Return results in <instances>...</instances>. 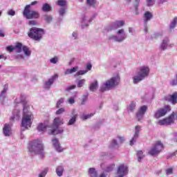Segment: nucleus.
<instances>
[{
  "label": "nucleus",
  "instance_id": "obj_1",
  "mask_svg": "<svg viewBox=\"0 0 177 177\" xmlns=\"http://www.w3.org/2000/svg\"><path fill=\"white\" fill-rule=\"evenodd\" d=\"M23 111L21 127L25 128V129H28V128H31V125H32L34 115L32 113L28 111V107L27 106H24Z\"/></svg>",
  "mask_w": 177,
  "mask_h": 177
},
{
  "label": "nucleus",
  "instance_id": "obj_2",
  "mask_svg": "<svg viewBox=\"0 0 177 177\" xmlns=\"http://www.w3.org/2000/svg\"><path fill=\"white\" fill-rule=\"evenodd\" d=\"M120 77L118 75L108 80L103 85L101 86L100 91L101 92H106V91H110V89L117 86L120 84Z\"/></svg>",
  "mask_w": 177,
  "mask_h": 177
},
{
  "label": "nucleus",
  "instance_id": "obj_3",
  "mask_svg": "<svg viewBox=\"0 0 177 177\" xmlns=\"http://www.w3.org/2000/svg\"><path fill=\"white\" fill-rule=\"evenodd\" d=\"M29 151L32 154L44 156V145L41 141L35 140L29 143Z\"/></svg>",
  "mask_w": 177,
  "mask_h": 177
},
{
  "label": "nucleus",
  "instance_id": "obj_4",
  "mask_svg": "<svg viewBox=\"0 0 177 177\" xmlns=\"http://www.w3.org/2000/svg\"><path fill=\"white\" fill-rule=\"evenodd\" d=\"M64 122L63 119L60 118H55L53 122V129L48 132L49 135H57V133H62L63 129L59 130V127L63 125Z\"/></svg>",
  "mask_w": 177,
  "mask_h": 177
},
{
  "label": "nucleus",
  "instance_id": "obj_5",
  "mask_svg": "<svg viewBox=\"0 0 177 177\" xmlns=\"http://www.w3.org/2000/svg\"><path fill=\"white\" fill-rule=\"evenodd\" d=\"M139 75L134 76L133 77L134 84H138V82H140V81L146 78V77H148L149 73H150V69L149 68V66H142L139 68Z\"/></svg>",
  "mask_w": 177,
  "mask_h": 177
},
{
  "label": "nucleus",
  "instance_id": "obj_6",
  "mask_svg": "<svg viewBox=\"0 0 177 177\" xmlns=\"http://www.w3.org/2000/svg\"><path fill=\"white\" fill-rule=\"evenodd\" d=\"M44 34H45L44 29L33 27L30 28L28 35L32 39H35V41H39Z\"/></svg>",
  "mask_w": 177,
  "mask_h": 177
},
{
  "label": "nucleus",
  "instance_id": "obj_7",
  "mask_svg": "<svg viewBox=\"0 0 177 177\" xmlns=\"http://www.w3.org/2000/svg\"><path fill=\"white\" fill-rule=\"evenodd\" d=\"M164 149V144L160 141H156L152 146L150 150L148 151L149 156H158L159 153H161Z\"/></svg>",
  "mask_w": 177,
  "mask_h": 177
},
{
  "label": "nucleus",
  "instance_id": "obj_8",
  "mask_svg": "<svg viewBox=\"0 0 177 177\" xmlns=\"http://www.w3.org/2000/svg\"><path fill=\"white\" fill-rule=\"evenodd\" d=\"M31 8V5H27L23 12V15L26 19H39V12L35 10H30Z\"/></svg>",
  "mask_w": 177,
  "mask_h": 177
},
{
  "label": "nucleus",
  "instance_id": "obj_9",
  "mask_svg": "<svg viewBox=\"0 0 177 177\" xmlns=\"http://www.w3.org/2000/svg\"><path fill=\"white\" fill-rule=\"evenodd\" d=\"M169 111H171V106L169 105H165L163 108L159 109L156 111L154 117L158 120L161 117H165Z\"/></svg>",
  "mask_w": 177,
  "mask_h": 177
},
{
  "label": "nucleus",
  "instance_id": "obj_10",
  "mask_svg": "<svg viewBox=\"0 0 177 177\" xmlns=\"http://www.w3.org/2000/svg\"><path fill=\"white\" fill-rule=\"evenodd\" d=\"M175 122V113L173 112L167 118L160 120L158 122V125H171Z\"/></svg>",
  "mask_w": 177,
  "mask_h": 177
},
{
  "label": "nucleus",
  "instance_id": "obj_11",
  "mask_svg": "<svg viewBox=\"0 0 177 177\" xmlns=\"http://www.w3.org/2000/svg\"><path fill=\"white\" fill-rule=\"evenodd\" d=\"M128 174V167L124 165H119L117 171V174L118 176L115 177H124Z\"/></svg>",
  "mask_w": 177,
  "mask_h": 177
},
{
  "label": "nucleus",
  "instance_id": "obj_12",
  "mask_svg": "<svg viewBox=\"0 0 177 177\" xmlns=\"http://www.w3.org/2000/svg\"><path fill=\"white\" fill-rule=\"evenodd\" d=\"M164 100L166 102H169L171 104H177V92H174L171 95H168L165 96Z\"/></svg>",
  "mask_w": 177,
  "mask_h": 177
},
{
  "label": "nucleus",
  "instance_id": "obj_13",
  "mask_svg": "<svg viewBox=\"0 0 177 177\" xmlns=\"http://www.w3.org/2000/svg\"><path fill=\"white\" fill-rule=\"evenodd\" d=\"M146 111H147V106L144 105L140 108L136 115L138 121H140V120H142V118L145 115V113H146Z\"/></svg>",
  "mask_w": 177,
  "mask_h": 177
},
{
  "label": "nucleus",
  "instance_id": "obj_14",
  "mask_svg": "<svg viewBox=\"0 0 177 177\" xmlns=\"http://www.w3.org/2000/svg\"><path fill=\"white\" fill-rule=\"evenodd\" d=\"M57 78H59V75L55 74L54 75H53L51 78L48 80V81L45 82L44 88L46 89H49V88H50V86H52V84H53V82H55V80H57Z\"/></svg>",
  "mask_w": 177,
  "mask_h": 177
},
{
  "label": "nucleus",
  "instance_id": "obj_15",
  "mask_svg": "<svg viewBox=\"0 0 177 177\" xmlns=\"http://www.w3.org/2000/svg\"><path fill=\"white\" fill-rule=\"evenodd\" d=\"M140 126L138 125L136 127L135 129V133L134 136L133 137V138L130 140V146H133V144L135 143V142H136V139H138V138H139V132H140Z\"/></svg>",
  "mask_w": 177,
  "mask_h": 177
},
{
  "label": "nucleus",
  "instance_id": "obj_16",
  "mask_svg": "<svg viewBox=\"0 0 177 177\" xmlns=\"http://www.w3.org/2000/svg\"><path fill=\"white\" fill-rule=\"evenodd\" d=\"M53 145L54 147L56 149L57 151L62 153L63 151V149L60 146V143L59 142V140L56 138L52 139Z\"/></svg>",
  "mask_w": 177,
  "mask_h": 177
},
{
  "label": "nucleus",
  "instance_id": "obj_17",
  "mask_svg": "<svg viewBox=\"0 0 177 177\" xmlns=\"http://www.w3.org/2000/svg\"><path fill=\"white\" fill-rule=\"evenodd\" d=\"M143 19L145 24H147V23L153 19V13L149 11L145 12L143 15Z\"/></svg>",
  "mask_w": 177,
  "mask_h": 177
},
{
  "label": "nucleus",
  "instance_id": "obj_18",
  "mask_svg": "<svg viewBox=\"0 0 177 177\" xmlns=\"http://www.w3.org/2000/svg\"><path fill=\"white\" fill-rule=\"evenodd\" d=\"M72 118L69 120L67 125H73V124H75V121H77V118H78V113L75 111V110H73L72 111Z\"/></svg>",
  "mask_w": 177,
  "mask_h": 177
},
{
  "label": "nucleus",
  "instance_id": "obj_19",
  "mask_svg": "<svg viewBox=\"0 0 177 177\" xmlns=\"http://www.w3.org/2000/svg\"><path fill=\"white\" fill-rule=\"evenodd\" d=\"M3 133L5 136H10L12 134L10 124H6L3 127Z\"/></svg>",
  "mask_w": 177,
  "mask_h": 177
},
{
  "label": "nucleus",
  "instance_id": "obj_20",
  "mask_svg": "<svg viewBox=\"0 0 177 177\" xmlns=\"http://www.w3.org/2000/svg\"><path fill=\"white\" fill-rule=\"evenodd\" d=\"M43 12H50L52 10V6L48 3H44L41 8Z\"/></svg>",
  "mask_w": 177,
  "mask_h": 177
},
{
  "label": "nucleus",
  "instance_id": "obj_21",
  "mask_svg": "<svg viewBox=\"0 0 177 177\" xmlns=\"http://www.w3.org/2000/svg\"><path fill=\"white\" fill-rule=\"evenodd\" d=\"M125 24V22L124 21H115L113 23V27L114 28H120V27H122Z\"/></svg>",
  "mask_w": 177,
  "mask_h": 177
},
{
  "label": "nucleus",
  "instance_id": "obj_22",
  "mask_svg": "<svg viewBox=\"0 0 177 177\" xmlns=\"http://www.w3.org/2000/svg\"><path fill=\"white\" fill-rule=\"evenodd\" d=\"M97 81L95 80V82H93V83L91 84L90 86H89V89L90 91H91V92H95V91H96V89H97Z\"/></svg>",
  "mask_w": 177,
  "mask_h": 177
},
{
  "label": "nucleus",
  "instance_id": "obj_23",
  "mask_svg": "<svg viewBox=\"0 0 177 177\" xmlns=\"http://www.w3.org/2000/svg\"><path fill=\"white\" fill-rule=\"evenodd\" d=\"M169 42V39H168V38H165L162 40V44H161V49H162V50H165V49H167V46L168 45V43Z\"/></svg>",
  "mask_w": 177,
  "mask_h": 177
},
{
  "label": "nucleus",
  "instance_id": "obj_24",
  "mask_svg": "<svg viewBox=\"0 0 177 177\" xmlns=\"http://www.w3.org/2000/svg\"><path fill=\"white\" fill-rule=\"evenodd\" d=\"M64 171V168L63 167V166L57 167L56 174L58 176H62Z\"/></svg>",
  "mask_w": 177,
  "mask_h": 177
},
{
  "label": "nucleus",
  "instance_id": "obj_25",
  "mask_svg": "<svg viewBox=\"0 0 177 177\" xmlns=\"http://www.w3.org/2000/svg\"><path fill=\"white\" fill-rule=\"evenodd\" d=\"M23 52L26 56H30L31 55V50H30V48L26 46H24L22 47Z\"/></svg>",
  "mask_w": 177,
  "mask_h": 177
},
{
  "label": "nucleus",
  "instance_id": "obj_26",
  "mask_svg": "<svg viewBox=\"0 0 177 177\" xmlns=\"http://www.w3.org/2000/svg\"><path fill=\"white\" fill-rule=\"evenodd\" d=\"M109 39H115V41H117V42H122L124 39H125V34H124L123 36H122L120 39L117 36H112L109 37Z\"/></svg>",
  "mask_w": 177,
  "mask_h": 177
},
{
  "label": "nucleus",
  "instance_id": "obj_27",
  "mask_svg": "<svg viewBox=\"0 0 177 177\" xmlns=\"http://www.w3.org/2000/svg\"><path fill=\"white\" fill-rule=\"evenodd\" d=\"M88 174L91 177H97V172H96L95 168H90L88 169Z\"/></svg>",
  "mask_w": 177,
  "mask_h": 177
},
{
  "label": "nucleus",
  "instance_id": "obj_28",
  "mask_svg": "<svg viewBox=\"0 0 177 177\" xmlns=\"http://www.w3.org/2000/svg\"><path fill=\"white\" fill-rule=\"evenodd\" d=\"M46 128L47 127L44 124V123H40L37 126V131H39V132H45Z\"/></svg>",
  "mask_w": 177,
  "mask_h": 177
},
{
  "label": "nucleus",
  "instance_id": "obj_29",
  "mask_svg": "<svg viewBox=\"0 0 177 177\" xmlns=\"http://www.w3.org/2000/svg\"><path fill=\"white\" fill-rule=\"evenodd\" d=\"M77 71H78V66H76L71 69H67L65 72V74H73V73H75Z\"/></svg>",
  "mask_w": 177,
  "mask_h": 177
},
{
  "label": "nucleus",
  "instance_id": "obj_30",
  "mask_svg": "<svg viewBox=\"0 0 177 177\" xmlns=\"http://www.w3.org/2000/svg\"><path fill=\"white\" fill-rule=\"evenodd\" d=\"M23 48V44L21 43H17L16 45H15V49H16V51L18 53H20V52H21V48Z\"/></svg>",
  "mask_w": 177,
  "mask_h": 177
},
{
  "label": "nucleus",
  "instance_id": "obj_31",
  "mask_svg": "<svg viewBox=\"0 0 177 177\" xmlns=\"http://www.w3.org/2000/svg\"><path fill=\"white\" fill-rule=\"evenodd\" d=\"M64 103V98L63 97L59 98V100L57 102L56 108L59 109L62 106V104H63Z\"/></svg>",
  "mask_w": 177,
  "mask_h": 177
},
{
  "label": "nucleus",
  "instance_id": "obj_32",
  "mask_svg": "<svg viewBox=\"0 0 177 177\" xmlns=\"http://www.w3.org/2000/svg\"><path fill=\"white\" fill-rule=\"evenodd\" d=\"M137 156L138 157V161H140V160H142L145 157V155H143V151H138Z\"/></svg>",
  "mask_w": 177,
  "mask_h": 177
},
{
  "label": "nucleus",
  "instance_id": "obj_33",
  "mask_svg": "<svg viewBox=\"0 0 177 177\" xmlns=\"http://www.w3.org/2000/svg\"><path fill=\"white\" fill-rule=\"evenodd\" d=\"M177 25V17H174L173 21L170 24V29L175 28Z\"/></svg>",
  "mask_w": 177,
  "mask_h": 177
},
{
  "label": "nucleus",
  "instance_id": "obj_34",
  "mask_svg": "<svg viewBox=\"0 0 177 177\" xmlns=\"http://www.w3.org/2000/svg\"><path fill=\"white\" fill-rule=\"evenodd\" d=\"M67 2L66 1V0H58L57 2V5H58V6H66Z\"/></svg>",
  "mask_w": 177,
  "mask_h": 177
},
{
  "label": "nucleus",
  "instance_id": "obj_35",
  "mask_svg": "<svg viewBox=\"0 0 177 177\" xmlns=\"http://www.w3.org/2000/svg\"><path fill=\"white\" fill-rule=\"evenodd\" d=\"M86 80L85 79H82L78 81L77 82V88H82L84 86V84H85Z\"/></svg>",
  "mask_w": 177,
  "mask_h": 177
},
{
  "label": "nucleus",
  "instance_id": "obj_36",
  "mask_svg": "<svg viewBox=\"0 0 177 177\" xmlns=\"http://www.w3.org/2000/svg\"><path fill=\"white\" fill-rule=\"evenodd\" d=\"M66 111V109L64 108H60L57 111H56L55 114L57 115H60V114H63Z\"/></svg>",
  "mask_w": 177,
  "mask_h": 177
},
{
  "label": "nucleus",
  "instance_id": "obj_37",
  "mask_svg": "<svg viewBox=\"0 0 177 177\" xmlns=\"http://www.w3.org/2000/svg\"><path fill=\"white\" fill-rule=\"evenodd\" d=\"M87 5L90 6H95L96 5V0H86Z\"/></svg>",
  "mask_w": 177,
  "mask_h": 177
},
{
  "label": "nucleus",
  "instance_id": "obj_38",
  "mask_svg": "<svg viewBox=\"0 0 177 177\" xmlns=\"http://www.w3.org/2000/svg\"><path fill=\"white\" fill-rule=\"evenodd\" d=\"M88 73V71H79L76 73V75L78 77L79 75H84V74H86Z\"/></svg>",
  "mask_w": 177,
  "mask_h": 177
},
{
  "label": "nucleus",
  "instance_id": "obj_39",
  "mask_svg": "<svg viewBox=\"0 0 177 177\" xmlns=\"http://www.w3.org/2000/svg\"><path fill=\"white\" fill-rule=\"evenodd\" d=\"M58 60H59V58L57 57H54L53 58H51L50 59V63H53V64H56Z\"/></svg>",
  "mask_w": 177,
  "mask_h": 177
},
{
  "label": "nucleus",
  "instance_id": "obj_40",
  "mask_svg": "<svg viewBox=\"0 0 177 177\" xmlns=\"http://www.w3.org/2000/svg\"><path fill=\"white\" fill-rule=\"evenodd\" d=\"M44 20L47 23H50V21H52V17H50L49 15H45L44 16Z\"/></svg>",
  "mask_w": 177,
  "mask_h": 177
},
{
  "label": "nucleus",
  "instance_id": "obj_41",
  "mask_svg": "<svg viewBox=\"0 0 177 177\" xmlns=\"http://www.w3.org/2000/svg\"><path fill=\"white\" fill-rule=\"evenodd\" d=\"M48 174V169H45L44 171L39 174V177H45Z\"/></svg>",
  "mask_w": 177,
  "mask_h": 177
},
{
  "label": "nucleus",
  "instance_id": "obj_42",
  "mask_svg": "<svg viewBox=\"0 0 177 177\" xmlns=\"http://www.w3.org/2000/svg\"><path fill=\"white\" fill-rule=\"evenodd\" d=\"M115 167V165H111V166L108 167L106 169V172H111L114 169V167Z\"/></svg>",
  "mask_w": 177,
  "mask_h": 177
},
{
  "label": "nucleus",
  "instance_id": "obj_43",
  "mask_svg": "<svg viewBox=\"0 0 177 177\" xmlns=\"http://www.w3.org/2000/svg\"><path fill=\"white\" fill-rule=\"evenodd\" d=\"M135 107H136V104L133 102H131L129 105L130 111H132L133 110H135Z\"/></svg>",
  "mask_w": 177,
  "mask_h": 177
},
{
  "label": "nucleus",
  "instance_id": "obj_44",
  "mask_svg": "<svg viewBox=\"0 0 177 177\" xmlns=\"http://www.w3.org/2000/svg\"><path fill=\"white\" fill-rule=\"evenodd\" d=\"M173 172H174V169H172V168H169V169H166L167 175H172Z\"/></svg>",
  "mask_w": 177,
  "mask_h": 177
},
{
  "label": "nucleus",
  "instance_id": "obj_45",
  "mask_svg": "<svg viewBox=\"0 0 177 177\" xmlns=\"http://www.w3.org/2000/svg\"><path fill=\"white\" fill-rule=\"evenodd\" d=\"M147 6H153L154 5V0H147Z\"/></svg>",
  "mask_w": 177,
  "mask_h": 177
},
{
  "label": "nucleus",
  "instance_id": "obj_46",
  "mask_svg": "<svg viewBox=\"0 0 177 177\" xmlns=\"http://www.w3.org/2000/svg\"><path fill=\"white\" fill-rule=\"evenodd\" d=\"M6 50L8 52H13L15 50V47H13V46H9L6 47Z\"/></svg>",
  "mask_w": 177,
  "mask_h": 177
},
{
  "label": "nucleus",
  "instance_id": "obj_47",
  "mask_svg": "<svg viewBox=\"0 0 177 177\" xmlns=\"http://www.w3.org/2000/svg\"><path fill=\"white\" fill-rule=\"evenodd\" d=\"M59 15L60 16H63L66 14V8H60L59 11Z\"/></svg>",
  "mask_w": 177,
  "mask_h": 177
},
{
  "label": "nucleus",
  "instance_id": "obj_48",
  "mask_svg": "<svg viewBox=\"0 0 177 177\" xmlns=\"http://www.w3.org/2000/svg\"><path fill=\"white\" fill-rule=\"evenodd\" d=\"M7 14L8 16H15V15H16V11L14 10H9Z\"/></svg>",
  "mask_w": 177,
  "mask_h": 177
},
{
  "label": "nucleus",
  "instance_id": "obj_49",
  "mask_svg": "<svg viewBox=\"0 0 177 177\" xmlns=\"http://www.w3.org/2000/svg\"><path fill=\"white\" fill-rule=\"evenodd\" d=\"M28 24L30 26H37L38 24V23L35 20H30V21H29Z\"/></svg>",
  "mask_w": 177,
  "mask_h": 177
},
{
  "label": "nucleus",
  "instance_id": "obj_50",
  "mask_svg": "<svg viewBox=\"0 0 177 177\" xmlns=\"http://www.w3.org/2000/svg\"><path fill=\"white\" fill-rule=\"evenodd\" d=\"M91 117H93V114L84 115L82 116V120H88V118H91Z\"/></svg>",
  "mask_w": 177,
  "mask_h": 177
},
{
  "label": "nucleus",
  "instance_id": "obj_51",
  "mask_svg": "<svg viewBox=\"0 0 177 177\" xmlns=\"http://www.w3.org/2000/svg\"><path fill=\"white\" fill-rule=\"evenodd\" d=\"M75 88H77V86H75V85H72V86L68 87V88H66V91L68 92V91H72V89H75Z\"/></svg>",
  "mask_w": 177,
  "mask_h": 177
},
{
  "label": "nucleus",
  "instance_id": "obj_52",
  "mask_svg": "<svg viewBox=\"0 0 177 177\" xmlns=\"http://www.w3.org/2000/svg\"><path fill=\"white\" fill-rule=\"evenodd\" d=\"M74 103H75V100H74L73 97H71L68 100L69 104H74Z\"/></svg>",
  "mask_w": 177,
  "mask_h": 177
},
{
  "label": "nucleus",
  "instance_id": "obj_53",
  "mask_svg": "<svg viewBox=\"0 0 177 177\" xmlns=\"http://www.w3.org/2000/svg\"><path fill=\"white\" fill-rule=\"evenodd\" d=\"M87 71H90V70H92V64H88L86 66Z\"/></svg>",
  "mask_w": 177,
  "mask_h": 177
},
{
  "label": "nucleus",
  "instance_id": "obj_54",
  "mask_svg": "<svg viewBox=\"0 0 177 177\" xmlns=\"http://www.w3.org/2000/svg\"><path fill=\"white\" fill-rule=\"evenodd\" d=\"M111 146L112 147H114V146H117V140H112Z\"/></svg>",
  "mask_w": 177,
  "mask_h": 177
},
{
  "label": "nucleus",
  "instance_id": "obj_55",
  "mask_svg": "<svg viewBox=\"0 0 177 177\" xmlns=\"http://www.w3.org/2000/svg\"><path fill=\"white\" fill-rule=\"evenodd\" d=\"M88 99V97H86L83 99L82 102L80 103V104H85V102H86V100Z\"/></svg>",
  "mask_w": 177,
  "mask_h": 177
},
{
  "label": "nucleus",
  "instance_id": "obj_56",
  "mask_svg": "<svg viewBox=\"0 0 177 177\" xmlns=\"http://www.w3.org/2000/svg\"><path fill=\"white\" fill-rule=\"evenodd\" d=\"M16 59H24V57L21 55H17Z\"/></svg>",
  "mask_w": 177,
  "mask_h": 177
},
{
  "label": "nucleus",
  "instance_id": "obj_57",
  "mask_svg": "<svg viewBox=\"0 0 177 177\" xmlns=\"http://www.w3.org/2000/svg\"><path fill=\"white\" fill-rule=\"evenodd\" d=\"M37 3H38V1H35L31 2L30 4H29V5H30V6H33V5H37Z\"/></svg>",
  "mask_w": 177,
  "mask_h": 177
},
{
  "label": "nucleus",
  "instance_id": "obj_58",
  "mask_svg": "<svg viewBox=\"0 0 177 177\" xmlns=\"http://www.w3.org/2000/svg\"><path fill=\"white\" fill-rule=\"evenodd\" d=\"M118 34H124V29H120L118 31Z\"/></svg>",
  "mask_w": 177,
  "mask_h": 177
},
{
  "label": "nucleus",
  "instance_id": "obj_59",
  "mask_svg": "<svg viewBox=\"0 0 177 177\" xmlns=\"http://www.w3.org/2000/svg\"><path fill=\"white\" fill-rule=\"evenodd\" d=\"M0 37H5V33H3V31L2 30H0Z\"/></svg>",
  "mask_w": 177,
  "mask_h": 177
},
{
  "label": "nucleus",
  "instance_id": "obj_60",
  "mask_svg": "<svg viewBox=\"0 0 177 177\" xmlns=\"http://www.w3.org/2000/svg\"><path fill=\"white\" fill-rule=\"evenodd\" d=\"M118 138L120 139V143H122V142H124V137H118Z\"/></svg>",
  "mask_w": 177,
  "mask_h": 177
},
{
  "label": "nucleus",
  "instance_id": "obj_61",
  "mask_svg": "<svg viewBox=\"0 0 177 177\" xmlns=\"http://www.w3.org/2000/svg\"><path fill=\"white\" fill-rule=\"evenodd\" d=\"M135 15H139V12H138V6H136V12Z\"/></svg>",
  "mask_w": 177,
  "mask_h": 177
},
{
  "label": "nucleus",
  "instance_id": "obj_62",
  "mask_svg": "<svg viewBox=\"0 0 177 177\" xmlns=\"http://www.w3.org/2000/svg\"><path fill=\"white\" fill-rule=\"evenodd\" d=\"M6 93V88H3V90L1 92V95H5Z\"/></svg>",
  "mask_w": 177,
  "mask_h": 177
},
{
  "label": "nucleus",
  "instance_id": "obj_63",
  "mask_svg": "<svg viewBox=\"0 0 177 177\" xmlns=\"http://www.w3.org/2000/svg\"><path fill=\"white\" fill-rule=\"evenodd\" d=\"M73 37H74V38H77V32H74L73 33Z\"/></svg>",
  "mask_w": 177,
  "mask_h": 177
},
{
  "label": "nucleus",
  "instance_id": "obj_64",
  "mask_svg": "<svg viewBox=\"0 0 177 177\" xmlns=\"http://www.w3.org/2000/svg\"><path fill=\"white\" fill-rule=\"evenodd\" d=\"M145 25H146V26L145 28V32H147V24H145Z\"/></svg>",
  "mask_w": 177,
  "mask_h": 177
}]
</instances>
